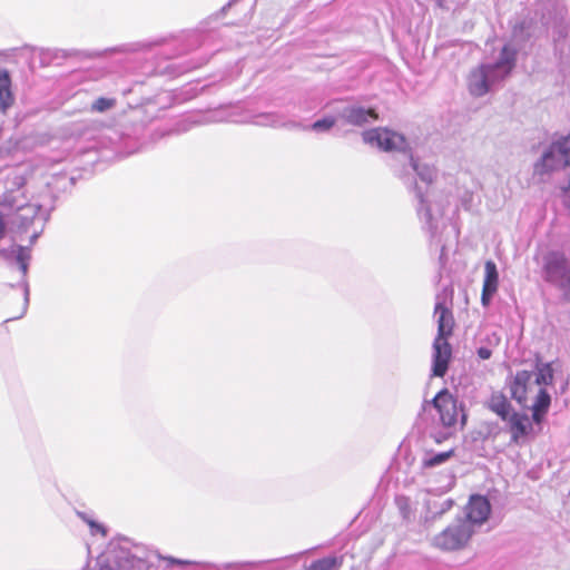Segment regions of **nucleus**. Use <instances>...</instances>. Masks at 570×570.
<instances>
[{"label": "nucleus", "instance_id": "nucleus-1", "mask_svg": "<svg viewBox=\"0 0 570 570\" xmlns=\"http://www.w3.org/2000/svg\"><path fill=\"white\" fill-rule=\"evenodd\" d=\"M554 371L552 363L537 361L535 373L522 370L518 371L510 383L512 399L523 407H530L532 420L540 424L551 405V396L547 386L552 385Z\"/></svg>", "mask_w": 570, "mask_h": 570}, {"label": "nucleus", "instance_id": "nucleus-2", "mask_svg": "<svg viewBox=\"0 0 570 570\" xmlns=\"http://www.w3.org/2000/svg\"><path fill=\"white\" fill-rule=\"evenodd\" d=\"M473 533L470 522L459 519L433 538V546L442 551L460 550L468 544Z\"/></svg>", "mask_w": 570, "mask_h": 570}, {"label": "nucleus", "instance_id": "nucleus-3", "mask_svg": "<svg viewBox=\"0 0 570 570\" xmlns=\"http://www.w3.org/2000/svg\"><path fill=\"white\" fill-rule=\"evenodd\" d=\"M546 281L563 291L567 299L570 298V268L567 258L561 253H549L544 258Z\"/></svg>", "mask_w": 570, "mask_h": 570}, {"label": "nucleus", "instance_id": "nucleus-4", "mask_svg": "<svg viewBox=\"0 0 570 570\" xmlns=\"http://www.w3.org/2000/svg\"><path fill=\"white\" fill-rule=\"evenodd\" d=\"M146 557L137 556L125 548H116L99 564V570H148Z\"/></svg>", "mask_w": 570, "mask_h": 570}, {"label": "nucleus", "instance_id": "nucleus-5", "mask_svg": "<svg viewBox=\"0 0 570 570\" xmlns=\"http://www.w3.org/2000/svg\"><path fill=\"white\" fill-rule=\"evenodd\" d=\"M541 166L546 171L570 166V134L551 145L542 156Z\"/></svg>", "mask_w": 570, "mask_h": 570}, {"label": "nucleus", "instance_id": "nucleus-6", "mask_svg": "<svg viewBox=\"0 0 570 570\" xmlns=\"http://www.w3.org/2000/svg\"><path fill=\"white\" fill-rule=\"evenodd\" d=\"M362 136L366 144L375 145L384 151L401 149L405 144L402 135L383 127L365 130Z\"/></svg>", "mask_w": 570, "mask_h": 570}, {"label": "nucleus", "instance_id": "nucleus-7", "mask_svg": "<svg viewBox=\"0 0 570 570\" xmlns=\"http://www.w3.org/2000/svg\"><path fill=\"white\" fill-rule=\"evenodd\" d=\"M433 406L436 409L440 421L444 426H453L456 424L459 410L456 400L449 392V390L443 389L440 391L432 400Z\"/></svg>", "mask_w": 570, "mask_h": 570}, {"label": "nucleus", "instance_id": "nucleus-8", "mask_svg": "<svg viewBox=\"0 0 570 570\" xmlns=\"http://www.w3.org/2000/svg\"><path fill=\"white\" fill-rule=\"evenodd\" d=\"M491 505L485 497L472 495L466 505V519L461 521H469L470 524H481L485 522L490 515Z\"/></svg>", "mask_w": 570, "mask_h": 570}, {"label": "nucleus", "instance_id": "nucleus-9", "mask_svg": "<svg viewBox=\"0 0 570 570\" xmlns=\"http://www.w3.org/2000/svg\"><path fill=\"white\" fill-rule=\"evenodd\" d=\"M507 421L509 423L511 434L510 442L512 444H520L532 432V423L524 413L513 412L509 415Z\"/></svg>", "mask_w": 570, "mask_h": 570}, {"label": "nucleus", "instance_id": "nucleus-10", "mask_svg": "<svg viewBox=\"0 0 570 570\" xmlns=\"http://www.w3.org/2000/svg\"><path fill=\"white\" fill-rule=\"evenodd\" d=\"M433 375L442 377L445 375L449 362L451 358L452 350L448 338H436L433 344Z\"/></svg>", "mask_w": 570, "mask_h": 570}, {"label": "nucleus", "instance_id": "nucleus-11", "mask_svg": "<svg viewBox=\"0 0 570 570\" xmlns=\"http://www.w3.org/2000/svg\"><path fill=\"white\" fill-rule=\"evenodd\" d=\"M499 288V273L493 261H487L484 264V279L481 294V303L489 306L492 296Z\"/></svg>", "mask_w": 570, "mask_h": 570}, {"label": "nucleus", "instance_id": "nucleus-12", "mask_svg": "<svg viewBox=\"0 0 570 570\" xmlns=\"http://www.w3.org/2000/svg\"><path fill=\"white\" fill-rule=\"evenodd\" d=\"M494 67L482 65L474 69L470 75L469 90L474 96H483L489 91L488 76Z\"/></svg>", "mask_w": 570, "mask_h": 570}, {"label": "nucleus", "instance_id": "nucleus-13", "mask_svg": "<svg viewBox=\"0 0 570 570\" xmlns=\"http://www.w3.org/2000/svg\"><path fill=\"white\" fill-rule=\"evenodd\" d=\"M438 317V335L436 338H449L454 328V317L452 311L442 303H438L434 307Z\"/></svg>", "mask_w": 570, "mask_h": 570}, {"label": "nucleus", "instance_id": "nucleus-14", "mask_svg": "<svg viewBox=\"0 0 570 570\" xmlns=\"http://www.w3.org/2000/svg\"><path fill=\"white\" fill-rule=\"evenodd\" d=\"M487 407L502 420H508L512 411L511 403L502 392H493L487 401Z\"/></svg>", "mask_w": 570, "mask_h": 570}, {"label": "nucleus", "instance_id": "nucleus-15", "mask_svg": "<svg viewBox=\"0 0 570 570\" xmlns=\"http://www.w3.org/2000/svg\"><path fill=\"white\" fill-rule=\"evenodd\" d=\"M346 121L351 125L362 126L367 122L368 118L379 119V115L373 108L364 109L362 107H352L346 110Z\"/></svg>", "mask_w": 570, "mask_h": 570}, {"label": "nucleus", "instance_id": "nucleus-16", "mask_svg": "<svg viewBox=\"0 0 570 570\" xmlns=\"http://www.w3.org/2000/svg\"><path fill=\"white\" fill-rule=\"evenodd\" d=\"M14 98L11 92V79L6 69L0 68V105L3 111L13 105Z\"/></svg>", "mask_w": 570, "mask_h": 570}, {"label": "nucleus", "instance_id": "nucleus-17", "mask_svg": "<svg viewBox=\"0 0 570 570\" xmlns=\"http://www.w3.org/2000/svg\"><path fill=\"white\" fill-rule=\"evenodd\" d=\"M344 558L330 556L313 561L306 570H340L343 566Z\"/></svg>", "mask_w": 570, "mask_h": 570}, {"label": "nucleus", "instance_id": "nucleus-18", "mask_svg": "<svg viewBox=\"0 0 570 570\" xmlns=\"http://www.w3.org/2000/svg\"><path fill=\"white\" fill-rule=\"evenodd\" d=\"M454 453H455L454 449L438 453L429 459H425L422 464L424 468H433V466L440 465V464L446 462L449 459H451L454 455Z\"/></svg>", "mask_w": 570, "mask_h": 570}, {"label": "nucleus", "instance_id": "nucleus-19", "mask_svg": "<svg viewBox=\"0 0 570 570\" xmlns=\"http://www.w3.org/2000/svg\"><path fill=\"white\" fill-rule=\"evenodd\" d=\"M515 55H517V52L513 49H511L509 46H504L501 50L500 60L492 67H494V69H497V68H501L505 65L512 66L515 60Z\"/></svg>", "mask_w": 570, "mask_h": 570}, {"label": "nucleus", "instance_id": "nucleus-20", "mask_svg": "<svg viewBox=\"0 0 570 570\" xmlns=\"http://www.w3.org/2000/svg\"><path fill=\"white\" fill-rule=\"evenodd\" d=\"M115 105H116V99L99 97L91 105V109L95 111H98V112H104V111L115 107Z\"/></svg>", "mask_w": 570, "mask_h": 570}, {"label": "nucleus", "instance_id": "nucleus-21", "mask_svg": "<svg viewBox=\"0 0 570 570\" xmlns=\"http://www.w3.org/2000/svg\"><path fill=\"white\" fill-rule=\"evenodd\" d=\"M335 125V119L333 117H326L321 120H317L313 124L312 128L314 130H328Z\"/></svg>", "mask_w": 570, "mask_h": 570}, {"label": "nucleus", "instance_id": "nucleus-22", "mask_svg": "<svg viewBox=\"0 0 570 570\" xmlns=\"http://www.w3.org/2000/svg\"><path fill=\"white\" fill-rule=\"evenodd\" d=\"M528 29V24L525 21H521L519 23H515L512 29V35L514 37H518L519 35H522Z\"/></svg>", "mask_w": 570, "mask_h": 570}, {"label": "nucleus", "instance_id": "nucleus-23", "mask_svg": "<svg viewBox=\"0 0 570 570\" xmlns=\"http://www.w3.org/2000/svg\"><path fill=\"white\" fill-rule=\"evenodd\" d=\"M478 355H479V357H480V358H482V360H488V358H490V357H491L492 352H491V350H489V348H487V347H480V348L478 350Z\"/></svg>", "mask_w": 570, "mask_h": 570}, {"label": "nucleus", "instance_id": "nucleus-24", "mask_svg": "<svg viewBox=\"0 0 570 570\" xmlns=\"http://www.w3.org/2000/svg\"><path fill=\"white\" fill-rule=\"evenodd\" d=\"M165 560H167L170 564H189L190 563L189 561L179 560V559H175L171 557L165 558Z\"/></svg>", "mask_w": 570, "mask_h": 570}, {"label": "nucleus", "instance_id": "nucleus-25", "mask_svg": "<svg viewBox=\"0 0 570 570\" xmlns=\"http://www.w3.org/2000/svg\"><path fill=\"white\" fill-rule=\"evenodd\" d=\"M88 524L91 528H95L97 531L101 532L102 534H106V530H105V528L101 524H97L94 521H88Z\"/></svg>", "mask_w": 570, "mask_h": 570}, {"label": "nucleus", "instance_id": "nucleus-26", "mask_svg": "<svg viewBox=\"0 0 570 570\" xmlns=\"http://www.w3.org/2000/svg\"><path fill=\"white\" fill-rule=\"evenodd\" d=\"M4 235H6V224H4L2 215L0 214V239L3 238Z\"/></svg>", "mask_w": 570, "mask_h": 570}, {"label": "nucleus", "instance_id": "nucleus-27", "mask_svg": "<svg viewBox=\"0 0 570 570\" xmlns=\"http://www.w3.org/2000/svg\"><path fill=\"white\" fill-rule=\"evenodd\" d=\"M439 7H444L446 0H435Z\"/></svg>", "mask_w": 570, "mask_h": 570}]
</instances>
